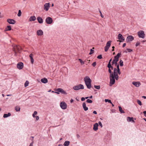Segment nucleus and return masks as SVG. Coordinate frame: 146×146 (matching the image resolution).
Returning a JSON list of instances; mask_svg holds the SVG:
<instances>
[{
    "mask_svg": "<svg viewBox=\"0 0 146 146\" xmlns=\"http://www.w3.org/2000/svg\"><path fill=\"white\" fill-rule=\"evenodd\" d=\"M84 80L85 84L88 89H90L91 88L92 80L88 76H86L84 78Z\"/></svg>",
    "mask_w": 146,
    "mask_h": 146,
    "instance_id": "f257e3e1",
    "label": "nucleus"
},
{
    "mask_svg": "<svg viewBox=\"0 0 146 146\" xmlns=\"http://www.w3.org/2000/svg\"><path fill=\"white\" fill-rule=\"evenodd\" d=\"M119 79V76L118 74L110 77V86H111L112 85L114 84L115 82V79L116 80H118Z\"/></svg>",
    "mask_w": 146,
    "mask_h": 146,
    "instance_id": "f03ea898",
    "label": "nucleus"
},
{
    "mask_svg": "<svg viewBox=\"0 0 146 146\" xmlns=\"http://www.w3.org/2000/svg\"><path fill=\"white\" fill-rule=\"evenodd\" d=\"M138 35L139 38H145V34L143 31H140L137 33Z\"/></svg>",
    "mask_w": 146,
    "mask_h": 146,
    "instance_id": "7ed1b4c3",
    "label": "nucleus"
},
{
    "mask_svg": "<svg viewBox=\"0 0 146 146\" xmlns=\"http://www.w3.org/2000/svg\"><path fill=\"white\" fill-rule=\"evenodd\" d=\"M45 21L47 24H51L53 22V20L52 18L50 17H48L46 18Z\"/></svg>",
    "mask_w": 146,
    "mask_h": 146,
    "instance_id": "20e7f679",
    "label": "nucleus"
},
{
    "mask_svg": "<svg viewBox=\"0 0 146 146\" xmlns=\"http://www.w3.org/2000/svg\"><path fill=\"white\" fill-rule=\"evenodd\" d=\"M60 107L62 109H66L67 108V105L64 102H61L60 104Z\"/></svg>",
    "mask_w": 146,
    "mask_h": 146,
    "instance_id": "39448f33",
    "label": "nucleus"
},
{
    "mask_svg": "<svg viewBox=\"0 0 146 146\" xmlns=\"http://www.w3.org/2000/svg\"><path fill=\"white\" fill-rule=\"evenodd\" d=\"M23 63L21 62L18 63L17 64V67L19 70L22 69L23 67Z\"/></svg>",
    "mask_w": 146,
    "mask_h": 146,
    "instance_id": "423d86ee",
    "label": "nucleus"
},
{
    "mask_svg": "<svg viewBox=\"0 0 146 146\" xmlns=\"http://www.w3.org/2000/svg\"><path fill=\"white\" fill-rule=\"evenodd\" d=\"M118 39L119 40L120 42H123L125 40L124 38L121 34H119L118 35Z\"/></svg>",
    "mask_w": 146,
    "mask_h": 146,
    "instance_id": "0eeeda50",
    "label": "nucleus"
},
{
    "mask_svg": "<svg viewBox=\"0 0 146 146\" xmlns=\"http://www.w3.org/2000/svg\"><path fill=\"white\" fill-rule=\"evenodd\" d=\"M134 39V37L132 36L129 35L127 36L126 39L127 42L131 41Z\"/></svg>",
    "mask_w": 146,
    "mask_h": 146,
    "instance_id": "6e6552de",
    "label": "nucleus"
},
{
    "mask_svg": "<svg viewBox=\"0 0 146 146\" xmlns=\"http://www.w3.org/2000/svg\"><path fill=\"white\" fill-rule=\"evenodd\" d=\"M50 7L49 3H47L44 4V9L46 11H48Z\"/></svg>",
    "mask_w": 146,
    "mask_h": 146,
    "instance_id": "1a4fd4ad",
    "label": "nucleus"
},
{
    "mask_svg": "<svg viewBox=\"0 0 146 146\" xmlns=\"http://www.w3.org/2000/svg\"><path fill=\"white\" fill-rule=\"evenodd\" d=\"M132 84L135 86L137 87H139L141 85L140 82H133Z\"/></svg>",
    "mask_w": 146,
    "mask_h": 146,
    "instance_id": "9d476101",
    "label": "nucleus"
},
{
    "mask_svg": "<svg viewBox=\"0 0 146 146\" xmlns=\"http://www.w3.org/2000/svg\"><path fill=\"white\" fill-rule=\"evenodd\" d=\"M7 21L9 23L11 24H14L16 23L15 20L10 19H8Z\"/></svg>",
    "mask_w": 146,
    "mask_h": 146,
    "instance_id": "9b49d317",
    "label": "nucleus"
},
{
    "mask_svg": "<svg viewBox=\"0 0 146 146\" xmlns=\"http://www.w3.org/2000/svg\"><path fill=\"white\" fill-rule=\"evenodd\" d=\"M37 34L38 36H41L43 34V32L41 30H39L37 31Z\"/></svg>",
    "mask_w": 146,
    "mask_h": 146,
    "instance_id": "f8f14e48",
    "label": "nucleus"
},
{
    "mask_svg": "<svg viewBox=\"0 0 146 146\" xmlns=\"http://www.w3.org/2000/svg\"><path fill=\"white\" fill-rule=\"evenodd\" d=\"M98 124L97 123H95L93 127V130L95 131H97L98 129Z\"/></svg>",
    "mask_w": 146,
    "mask_h": 146,
    "instance_id": "ddd939ff",
    "label": "nucleus"
},
{
    "mask_svg": "<svg viewBox=\"0 0 146 146\" xmlns=\"http://www.w3.org/2000/svg\"><path fill=\"white\" fill-rule=\"evenodd\" d=\"M19 46L17 45H16L13 48V50L14 51H17L19 52L20 50Z\"/></svg>",
    "mask_w": 146,
    "mask_h": 146,
    "instance_id": "4468645a",
    "label": "nucleus"
},
{
    "mask_svg": "<svg viewBox=\"0 0 146 146\" xmlns=\"http://www.w3.org/2000/svg\"><path fill=\"white\" fill-rule=\"evenodd\" d=\"M37 19L38 22L40 24H42L43 22V20L42 18L40 17H38L37 18Z\"/></svg>",
    "mask_w": 146,
    "mask_h": 146,
    "instance_id": "2eb2a0df",
    "label": "nucleus"
},
{
    "mask_svg": "<svg viewBox=\"0 0 146 146\" xmlns=\"http://www.w3.org/2000/svg\"><path fill=\"white\" fill-rule=\"evenodd\" d=\"M127 120L129 122L131 121L133 122H135V121L134 120V118L133 117H127Z\"/></svg>",
    "mask_w": 146,
    "mask_h": 146,
    "instance_id": "dca6fc26",
    "label": "nucleus"
},
{
    "mask_svg": "<svg viewBox=\"0 0 146 146\" xmlns=\"http://www.w3.org/2000/svg\"><path fill=\"white\" fill-rule=\"evenodd\" d=\"M40 81L42 83L44 84L47 83L48 81L47 79L45 78H44L41 79Z\"/></svg>",
    "mask_w": 146,
    "mask_h": 146,
    "instance_id": "f3484780",
    "label": "nucleus"
},
{
    "mask_svg": "<svg viewBox=\"0 0 146 146\" xmlns=\"http://www.w3.org/2000/svg\"><path fill=\"white\" fill-rule=\"evenodd\" d=\"M82 107L84 111H86L88 110V108L86 106V104L85 102L83 103Z\"/></svg>",
    "mask_w": 146,
    "mask_h": 146,
    "instance_id": "a211bd4d",
    "label": "nucleus"
},
{
    "mask_svg": "<svg viewBox=\"0 0 146 146\" xmlns=\"http://www.w3.org/2000/svg\"><path fill=\"white\" fill-rule=\"evenodd\" d=\"M36 19V18L35 16H31L29 19V21H34Z\"/></svg>",
    "mask_w": 146,
    "mask_h": 146,
    "instance_id": "6ab92c4d",
    "label": "nucleus"
},
{
    "mask_svg": "<svg viewBox=\"0 0 146 146\" xmlns=\"http://www.w3.org/2000/svg\"><path fill=\"white\" fill-rule=\"evenodd\" d=\"M11 113H10L9 112L8 113H5L3 115V117L4 118H7L11 115Z\"/></svg>",
    "mask_w": 146,
    "mask_h": 146,
    "instance_id": "aec40b11",
    "label": "nucleus"
},
{
    "mask_svg": "<svg viewBox=\"0 0 146 146\" xmlns=\"http://www.w3.org/2000/svg\"><path fill=\"white\" fill-rule=\"evenodd\" d=\"M62 90L63 89L61 88H57L56 90V91L57 92H55V93H56L58 94H59V92L61 93Z\"/></svg>",
    "mask_w": 146,
    "mask_h": 146,
    "instance_id": "412c9836",
    "label": "nucleus"
},
{
    "mask_svg": "<svg viewBox=\"0 0 146 146\" xmlns=\"http://www.w3.org/2000/svg\"><path fill=\"white\" fill-rule=\"evenodd\" d=\"M11 29V27L10 25H8L5 30V31H10Z\"/></svg>",
    "mask_w": 146,
    "mask_h": 146,
    "instance_id": "4be33fe9",
    "label": "nucleus"
},
{
    "mask_svg": "<svg viewBox=\"0 0 146 146\" xmlns=\"http://www.w3.org/2000/svg\"><path fill=\"white\" fill-rule=\"evenodd\" d=\"M118 74L117 73V71H115V70L113 71V72H112V74H110V77H111V76H115V74Z\"/></svg>",
    "mask_w": 146,
    "mask_h": 146,
    "instance_id": "5701e85b",
    "label": "nucleus"
},
{
    "mask_svg": "<svg viewBox=\"0 0 146 146\" xmlns=\"http://www.w3.org/2000/svg\"><path fill=\"white\" fill-rule=\"evenodd\" d=\"M70 143V142L69 141H66L64 143L63 145L64 146H68Z\"/></svg>",
    "mask_w": 146,
    "mask_h": 146,
    "instance_id": "b1692460",
    "label": "nucleus"
},
{
    "mask_svg": "<svg viewBox=\"0 0 146 146\" xmlns=\"http://www.w3.org/2000/svg\"><path fill=\"white\" fill-rule=\"evenodd\" d=\"M118 108L119 109V110L121 113H124V111L123 110L122 108L120 106H118Z\"/></svg>",
    "mask_w": 146,
    "mask_h": 146,
    "instance_id": "393cba45",
    "label": "nucleus"
},
{
    "mask_svg": "<svg viewBox=\"0 0 146 146\" xmlns=\"http://www.w3.org/2000/svg\"><path fill=\"white\" fill-rule=\"evenodd\" d=\"M73 89L74 90L76 91L79 90V88H78V85H76L74 86L73 87Z\"/></svg>",
    "mask_w": 146,
    "mask_h": 146,
    "instance_id": "a878e982",
    "label": "nucleus"
},
{
    "mask_svg": "<svg viewBox=\"0 0 146 146\" xmlns=\"http://www.w3.org/2000/svg\"><path fill=\"white\" fill-rule=\"evenodd\" d=\"M78 88L80 89H83L84 88V86L82 84H79L78 85Z\"/></svg>",
    "mask_w": 146,
    "mask_h": 146,
    "instance_id": "bb28decb",
    "label": "nucleus"
},
{
    "mask_svg": "<svg viewBox=\"0 0 146 146\" xmlns=\"http://www.w3.org/2000/svg\"><path fill=\"white\" fill-rule=\"evenodd\" d=\"M111 40L108 41L106 43V46L110 47L111 45Z\"/></svg>",
    "mask_w": 146,
    "mask_h": 146,
    "instance_id": "cd10ccee",
    "label": "nucleus"
},
{
    "mask_svg": "<svg viewBox=\"0 0 146 146\" xmlns=\"http://www.w3.org/2000/svg\"><path fill=\"white\" fill-rule=\"evenodd\" d=\"M15 109L16 111H19L20 110V108L19 106H16L15 107Z\"/></svg>",
    "mask_w": 146,
    "mask_h": 146,
    "instance_id": "c85d7f7f",
    "label": "nucleus"
},
{
    "mask_svg": "<svg viewBox=\"0 0 146 146\" xmlns=\"http://www.w3.org/2000/svg\"><path fill=\"white\" fill-rule=\"evenodd\" d=\"M119 63L120 66H122L123 65V62L122 60H120L119 61Z\"/></svg>",
    "mask_w": 146,
    "mask_h": 146,
    "instance_id": "c756f323",
    "label": "nucleus"
},
{
    "mask_svg": "<svg viewBox=\"0 0 146 146\" xmlns=\"http://www.w3.org/2000/svg\"><path fill=\"white\" fill-rule=\"evenodd\" d=\"M105 102H108L110 104H112V102L110 100H109L108 99H105Z\"/></svg>",
    "mask_w": 146,
    "mask_h": 146,
    "instance_id": "7c9ffc66",
    "label": "nucleus"
},
{
    "mask_svg": "<svg viewBox=\"0 0 146 146\" xmlns=\"http://www.w3.org/2000/svg\"><path fill=\"white\" fill-rule=\"evenodd\" d=\"M119 60V58L117 57L116 56H114V58L113 60L115 61H118Z\"/></svg>",
    "mask_w": 146,
    "mask_h": 146,
    "instance_id": "2f4dec72",
    "label": "nucleus"
},
{
    "mask_svg": "<svg viewBox=\"0 0 146 146\" xmlns=\"http://www.w3.org/2000/svg\"><path fill=\"white\" fill-rule=\"evenodd\" d=\"M137 103L140 106H141L142 105V104L140 100H137Z\"/></svg>",
    "mask_w": 146,
    "mask_h": 146,
    "instance_id": "473e14b6",
    "label": "nucleus"
},
{
    "mask_svg": "<svg viewBox=\"0 0 146 146\" xmlns=\"http://www.w3.org/2000/svg\"><path fill=\"white\" fill-rule=\"evenodd\" d=\"M29 84V82L27 80L25 83L24 86L25 87H26L28 86Z\"/></svg>",
    "mask_w": 146,
    "mask_h": 146,
    "instance_id": "72a5a7b5",
    "label": "nucleus"
},
{
    "mask_svg": "<svg viewBox=\"0 0 146 146\" xmlns=\"http://www.w3.org/2000/svg\"><path fill=\"white\" fill-rule=\"evenodd\" d=\"M94 87L95 88H96L97 89H98V90H99L100 88V86L99 85L96 86V85H94Z\"/></svg>",
    "mask_w": 146,
    "mask_h": 146,
    "instance_id": "f704fd0d",
    "label": "nucleus"
},
{
    "mask_svg": "<svg viewBox=\"0 0 146 146\" xmlns=\"http://www.w3.org/2000/svg\"><path fill=\"white\" fill-rule=\"evenodd\" d=\"M107 67L108 68H110L111 70H112L113 69V67L111 65H107Z\"/></svg>",
    "mask_w": 146,
    "mask_h": 146,
    "instance_id": "c9c22d12",
    "label": "nucleus"
},
{
    "mask_svg": "<svg viewBox=\"0 0 146 146\" xmlns=\"http://www.w3.org/2000/svg\"><path fill=\"white\" fill-rule=\"evenodd\" d=\"M86 102L88 103H91L92 102V100L89 99H87L86 101Z\"/></svg>",
    "mask_w": 146,
    "mask_h": 146,
    "instance_id": "e433bc0d",
    "label": "nucleus"
},
{
    "mask_svg": "<svg viewBox=\"0 0 146 146\" xmlns=\"http://www.w3.org/2000/svg\"><path fill=\"white\" fill-rule=\"evenodd\" d=\"M37 113V112L36 111H35L33 113V117H35L36 116H35V115H36Z\"/></svg>",
    "mask_w": 146,
    "mask_h": 146,
    "instance_id": "4c0bfd02",
    "label": "nucleus"
},
{
    "mask_svg": "<svg viewBox=\"0 0 146 146\" xmlns=\"http://www.w3.org/2000/svg\"><path fill=\"white\" fill-rule=\"evenodd\" d=\"M21 14V12L20 10H19L18 11V13L17 14V15L18 17H20Z\"/></svg>",
    "mask_w": 146,
    "mask_h": 146,
    "instance_id": "58836bf2",
    "label": "nucleus"
},
{
    "mask_svg": "<svg viewBox=\"0 0 146 146\" xmlns=\"http://www.w3.org/2000/svg\"><path fill=\"white\" fill-rule=\"evenodd\" d=\"M109 48V47H108L107 46H106L104 47V49H105V52H107Z\"/></svg>",
    "mask_w": 146,
    "mask_h": 146,
    "instance_id": "ea45409f",
    "label": "nucleus"
},
{
    "mask_svg": "<svg viewBox=\"0 0 146 146\" xmlns=\"http://www.w3.org/2000/svg\"><path fill=\"white\" fill-rule=\"evenodd\" d=\"M94 50H93L92 49H90V52L89 53V54L91 55L94 53Z\"/></svg>",
    "mask_w": 146,
    "mask_h": 146,
    "instance_id": "a19ab883",
    "label": "nucleus"
},
{
    "mask_svg": "<svg viewBox=\"0 0 146 146\" xmlns=\"http://www.w3.org/2000/svg\"><path fill=\"white\" fill-rule=\"evenodd\" d=\"M97 58L99 59H101L102 58V54H100L97 56Z\"/></svg>",
    "mask_w": 146,
    "mask_h": 146,
    "instance_id": "79ce46f5",
    "label": "nucleus"
},
{
    "mask_svg": "<svg viewBox=\"0 0 146 146\" xmlns=\"http://www.w3.org/2000/svg\"><path fill=\"white\" fill-rule=\"evenodd\" d=\"M121 55V53H117V54L115 56H116L118 58H119V57H120V56Z\"/></svg>",
    "mask_w": 146,
    "mask_h": 146,
    "instance_id": "37998d69",
    "label": "nucleus"
},
{
    "mask_svg": "<svg viewBox=\"0 0 146 146\" xmlns=\"http://www.w3.org/2000/svg\"><path fill=\"white\" fill-rule=\"evenodd\" d=\"M61 93L64 94H67L66 92L63 89L62 90Z\"/></svg>",
    "mask_w": 146,
    "mask_h": 146,
    "instance_id": "c03bdc74",
    "label": "nucleus"
},
{
    "mask_svg": "<svg viewBox=\"0 0 146 146\" xmlns=\"http://www.w3.org/2000/svg\"><path fill=\"white\" fill-rule=\"evenodd\" d=\"M34 137L33 136H31L30 138V139L32 141L31 142L34 143Z\"/></svg>",
    "mask_w": 146,
    "mask_h": 146,
    "instance_id": "a18cd8bd",
    "label": "nucleus"
},
{
    "mask_svg": "<svg viewBox=\"0 0 146 146\" xmlns=\"http://www.w3.org/2000/svg\"><path fill=\"white\" fill-rule=\"evenodd\" d=\"M78 60L80 61V63L82 64H84V62L81 59H79Z\"/></svg>",
    "mask_w": 146,
    "mask_h": 146,
    "instance_id": "49530a36",
    "label": "nucleus"
},
{
    "mask_svg": "<svg viewBox=\"0 0 146 146\" xmlns=\"http://www.w3.org/2000/svg\"><path fill=\"white\" fill-rule=\"evenodd\" d=\"M96 62H93L92 64V65L93 66V67H95L96 66Z\"/></svg>",
    "mask_w": 146,
    "mask_h": 146,
    "instance_id": "de8ad7c7",
    "label": "nucleus"
},
{
    "mask_svg": "<svg viewBox=\"0 0 146 146\" xmlns=\"http://www.w3.org/2000/svg\"><path fill=\"white\" fill-rule=\"evenodd\" d=\"M30 59L31 63L32 64H33L34 62V60L33 57H31V58H30Z\"/></svg>",
    "mask_w": 146,
    "mask_h": 146,
    "instance_id": "09e8293b",
    "label": "nucleus"
},
{
    "mask_svg": "<svg viewBox=\"0 0 146 146\" xmlns=\"http://www.w3.org/2000/svg\"><path fill=\"white\" fill-rule=\"evenodd\" d=\"M117 73L118 74H119L120 75L121 74V72H120V69L117 70Z\"/></svg>",
    "mask_w": 146,
    "mask_h": 146,
    "instance_id": "8fccbe9b",
    "label": "nucleus"
},
{
    "mask_svg": "<svg viewBox=\"0 0 146 146\" xmlns=\"http://www.w3.org/2000/svg\"><path fill=\"white\" fill-rule=\"evenodd\" d=\"M112 60V58H111V59H110L109 61V62H108V64H107V65H111V61Z\"/></svg>",
    "mask_w": 146,
    "mask_h": 146,
    "instance_id": "3c124183",
    "label": "nucleus"
},
{
    "mask_svg": "<svg viewBox=\"0 0 146 146\" xmlns=\"http://www.w3.org/2000/svg\"><path fill=\"white\" fill-rule=\"evenodd\" d=\"M109 68V69L108 70V71L110 73V74H112V72L111 71V69H110V68Z\"/></svg>",
    "mask_w": 146,
    "mask_h": 146,
    "instance_id": "603ef678",
    "label": "nucleus"
},
{
    "mask_svg": "<svg viewBox=\"0 0 146 146\" xmlns=\"http://www.w3.org/2000/svg\"><path fill=\"white\" fill-rule=\"evenodd\" d=\"M98 124L100 125V126L101 127H102V122L101 121H99L98 122Z\"/></svg>",
    "mask_w": 146,
    "mask_h": 146,
    "instance_id": "864d4df0",
    "label": "nucleus"
},
{
    "mask_svg": "<svg viewBox=\"0 0 146 146\" xmlns=\"http://www.w3.org/2000/svg\"><path fill=\"white\" fill-rule=\"evenodd\" d=\"M127 50L128 51V52H131V51H132V49H129V48H127Z\"/></svg>",
    "mask_w": 146,
    "mask_h": 146,
    "instance_id": "5fc2aeb1",
    "label": "nucleus"
},
{
    "mask_svg": "<svg viewBox=\"0 0 146 146\" xmlns=\"http://www.w3.org/2000/svg\"><path fill=\"white\" fill-rule=\"evenodd\" d=\"M99 12L100 13V14H101V17L102 18H104V16L102 14V12L101 11L99 10Z\"/></svg>",
    "mask_w": 146,
    "mask_h": 146,
    "instance_id": "6e6d98bb",
    "label": "nucleus"
},
{
    "mask_svg": "<svg viewBox=\"0 0 146 146\" xmlns=\"http://www.w3.org/2000/svg\"><path fill=\"white\" fill-rule=\"evenodd\" d=\"M140 44V43L137 42H136V44L135 46H138Z\"/></svg>",
    "mask_w": 146,
    "mask_h": 146,
    "instance_id": "4d7b16f0",
    "label": "nucleus"
},
{
    "mask_svg": "<svg viewBox=\"0 0 146 146\" xmlns=\"http://www.w3.org/2000/svg\"><path fill=\"white\" fill-rule=\"evenodd\" d=\"M117 67V69H119L120 68H119V65L118 64L116 66Z\"/></svg>",
    "mask_w": 146,
    "mask_h": 146,
    "instance_id": "13d9d810",
    "label": "nucleus"
},
{
    "mask_svg": "<svg viewBox=\"0 0 146 146\" xmlns=\"http://www.w3.org/2000/svg\"><path fill=\"white\" fill-rule=\"evenodd\" d=\"M85 98L84 97H82L81 98V100L82 101H83L85 100Z\"/></svg>",
    "mask_w": 146,
    "mask_h": 146,
    "instance_id": "bf43d9fd",
    "label": "nucleus"
},
{
    "mask_svg": "<svg viewBox=\"0 0 146 146\" xmlns=\"http://www.w3.org/2000/svg\"><path fill=\"white\" fill-rule=\"evenodd\" d=\"M117 62L118 61H114V65L115 66L118 64H117Z\"/></svg>",
    "mask_w": 146,
    "mask_h": 146,
    "instance_id": "052dcab7",
    "label": "nucleus"
},
{
    "mask_svg": "<svg viewBox=\"0 0 146 146\" xmlns=\"http://www.w3.org/2000/svg\"><path fill=\"white\" fill-rule=\"evenodd\" d=\"M36 120H38L39 119V117L38 116H36Z\"/></svg>",
    "mask_w": 146,
    "mask_h": 146,
    "instance_id": "680f3d73",
    "label": "nucleus"
},
{
    "mask_svg": "<svg viewBox=\"0 0 146 146\" xmlns=\"http://www.w3.org/2000/svg\"><path fill=\"white\" fill-rule=\"evenodd\" d=\"M93 113L94 114H97V112L96 111H93Z\"/></svg>",
    "mask_w": 146,
    "mask_h": 146,
    "instance_id": "e2e57ef3",
    "label": "nucleus"
},
{
    "mask_svg": "<svg viewBox=\"0 0 146 146\" xmlns=\"http://www.w3.org/2000/svg\"><path fill=\"white\" fill-rule=\"evenodd\" d=\"M29 57H30V58H31V57H33V54H31L29 55Z\"/></svg>",
    "mask_w": 146,
    "mask_h": 146,
    "instance_id": "0e129e2a",
    "label": "nucleus"
},
{
    "mask_svg": "<svg viewBox=\"0 0 146 146\" xmlns=\"http://www.w3.org/2000/svg\"><path fill=\"white\" fill-rule=\"evenodd\" d=\"M34 143L31 142L29 146H33Z\"/></svg>",
    "mask_w": 146,
    "mask_h": 146,
    "instance_id": "69168bd1",
    "label": "nucleus"
},
{
    "mask_svg": "<svg viewBox=\"0 0 146 146\" xmlns=\"http://www.w3.org/2000/svg\"><path fill=\"white\" fill-rule=\"evenodd\" d=\"M126 44L125 43H124L123 45V47H124L125 46Z\"/></svg>",
    "mask_w": 146,
    "mask_h": 146,
    "instance_id": "338daca9",
    "label": "nucleus"
},
{
    "mask_svg": "<svg viewBox=\"0 0 146 146\" xmlns=\"http://www.w3.org/2000/svg\"><path fill=\"white\" fill-rule=\"evenodd\" d=\"M143 113L144 114V115L146 116L145 114H146V110L145 111H144L143 112Z\"/></svg>",
    "mask_w": 146,
    "mask_h": 146,
    "instance_id": "774afa93",
    "label": "nucleus"
}]
</instances>
